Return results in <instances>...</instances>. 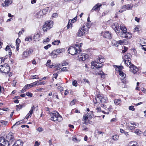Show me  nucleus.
<instances>
[{
  "label": "nucleus",
  "mask_w": 146,
  "mask_h": 146,
  "mask_svg": "<svg viewBox=\"0 0 146 146\" xmlns=\"http://www.w3.org/2000/svg\"><path fill=\"white\" fill-rule=\"evenodd\" d=\"M98 60L99 62H100L101 63L104 62H105V59L102 56H100L97 57L96 60Z\"/></svg>",
  "instance_id": "24"
},
{
  "label": "nucleus",
  "mask_w": 146,
  "mask_h": 146,
  "mask_svg": "<svg viewBox=\"0 0 146 146\" xmlns=\"http://www.w3.org/2000/svg\"><path fill=\"white\" fill-rule=\"evenodd\" d=\"M72 84L73 86H77V82L76 80H74L73 81Z\"/></svg>",
  "instance_id": "42"
},
{
  "label": "nucleus",
  "mask_w": 146,
  "mask_h": 146,
  "mask_svg": "<svg viewBox=\"0 0 146 146\" xmlns=\"http://www.w3.org/2000/svg\"><path fill=\"white\" fill-rule=\"evenodd\" d=\"M32 114H31L29 112V113L27 114L25 119L26 118L27 119L29 117L31 116Z\"/></svg>",
  "instance_id": "48"
},
{
  "label": "nucleus",
  "mask_w": 146,
  "mask_h": 146,
  "mask_svg": "<svg viewBox=\"0 0 146 146\" xmlns=\"http://www.w3.org/2000/svg\"><path fill=\"white\" fill-rule=\"evenodd\" d=\"M128 48L125 46L124 47L123 49L122 50V53H123L126 52Z\"/></svg>",
  "instance_id": "45"
},
{
  "label": "nucleus",
  "mask_w": 146,
  "mask_h": 146,
  "mask_svg": "<svg viewBox=\"0 0 146 146\" xmlns=\"http://www.w3.org/2000/svg\"><path fill=\"white\" fill-rule=\"evenodd\" d=\"M36 85H42L45 84V82L44 81H42L40 82L38 81H36Z\"/></svg>",
  "instance_id": "30"
},
{
  "label": "nucleus",
  "mask_w": 146,
  "mask_h": 146,
  "mask_svg": "<svg viewBox=\"0 0 146 146\" xmlns=\"http://www.w3.org/2000/svg\"><path fill=\"white\" fill-rule=\"evenodd\" d=\"M50 56H51L52 58H55L57 57V54L56 53L55 50L52 51V52L50 54Z\"/></svg>",
  "instance_id": "23"
},
{
  "label": "nucleus",
  "mask_w": 146,
  "mask_h": 146,
  "mask_svg": "<svg viewBox=\"0 0 146 146\" xmlns=\"http://www.w3.org/2000/svg\"><path fill=\"white\" fill-rule=\"evenodd\" d=\"M10 49V47L9 46L7 45L5 48V50L6 51H7L8 50H9Z\"/></svg>",
  "instance_id": "64"
},
{
  "label": "nucleus",
  "mask_w": 146,
  "mask_h": 146,
  "mask_svg": "<svg viewBox=\"0 0 146 146\" xmlns=\"http://www.w3.org/2000/svg\"><path fill=\"white\" fill-rule=\"evenodd\" d=\"M106 5V2L102 3L101 4L98 3L94 6L92 9L91 10V11L93 12L94 11H97L100 9V7L102 6V5Z\"/></svg>",
  "instance_id": "9"
},
{
  "label": "nucleus",
  "mask_w": 146,
  "mask_h": 146,
  "mask_svg": "<svg viewBox=\"0 0 146 146\" xmlns=\"http://www.w3.org/2000/svg\"><path fill=\"white\" fill-rule=\"evenodd\" d=\"M142 48L145 51H146V45H142Z\"/></svg>",
  "instance_id": "63"
},
{
  "label": "nucleus",
  "mask_w": 146,
  "mask_h": 146,
  "mask_svg": "<svg viewBox=\"0 0 146 146\" xmlns=\"http://www.w3.org/2000/svg\"><path fill=\"white\" fill-rule=\"evenodd\" d=\"M37 130L39 132H40L43 131V129L40 127H39L37 129Z\"/></svg>",
  "instance_id": "57"
},
{
  "label": "nucleus",
  "mask_w": 146,
  "mask_h": 146,
  "mask_svg": "<svg viewBox=\"0 0 146 146\" xmlns=\"http://www.w3.org/2000/svg\"><path fill=\"white\" fill-rule=\"evenodd\" d=\"M68 52L72 55H76L80 54L81 50L79 48V45L76 44L74 46H70L68 49Z\"/></svg>",
  "instance_id": "1"
},
{
  "label": "nucleus",
  "mask_w": 146,
  "mask_h": 146,
  "mask_svg": "<svg viewBox=\"0 0 146 146\" xmlns=\"http://www.w3.org/2000/svg\"><path fill=\"white\" fill-rule=\"evenodd\" d=\"M25 41L30 42L32 40V38L31 37H27L25 38Z\"/></svg>",
  "instance_id": "41"
},
{
  "label": "nucleus",
  "mask_w": 146,
  "mask_h": 146,
  "mask_svg": "<svg viewBox=\"0 0 146 146\" xmlns=\"http://www.w3.org/2000/svg\"><path fill=\"white\" fill-rule=\"evenodd\" d=\"M0 71L2 73L8 74L9 71V66L7 63L0 66Z\"/></svg>",
  "instance_id": "5"
},
{
  "label": "nucleus",
  "mask_w": 146,
  "mask_h": 146,
  "mask_svg": "<svg viewBox=\"0 0 146 146\" xmlns=\"http://www.w3.org/2000/svg\"><path fill=\"white\" fill-rule=\"evenodd\" d=\"M128 43L127 41H126V40H119L117 41V43L120 44V45L122 44H127Z\"/></svg>",
  "instance_id": "26"
},
{
  "label": "nucleus",
  "mask_w": 146,
  "mask_h": 146,
  "mask_svg": "<svg viewBox=\"0 0 146 146\" xmlns=\"http://www.w3.org/2000/svg\"><path fill=\"white\" fill-rule=\"evenodd\" d=\"M53 21H47L43 26V30L44 31H46L48 30L51 28L53 25Z\"/></svg>",
  "instance_id": "6"
},
{
  "label": "nucleus",
  "mask_w": 146,
  "mask_h": 146,
  "mask_svg": "<svg viewBox=\"0 0 146 146\" xmlns=\"http://www.w3.org/2000/svg\"><path fill=\"white\" fill-rule=\"evenodd\" d=\"M96 110L98 112L102 111V110L100 107L97 108L96 109Z\"/></svg>",
  "instance_id": "60"
},
{
  "label": "nucleus",
  "mask_w": 146,
  "mask_h": 146,
  "mask_svg": "<svg viewBox=\"0 0 146 146\" xmlns=\"http://www.w3.org/2000/svg\"><path fill=\"white\" fill-rule=\"evenodd\" d=\"M84 81L85 82H87V83L89 84L90 82L89 80L87 79L86 78H84L83 79Z\"/></svg>",
  "instance_id": "56"
},
{
  "label": "nucleus",
  "mask_w": 146,
  "mask_h": 146,
  "mask_svg": "<svg viewBox=\"0 0 146 146\" xmlns=\"http://www.w3.org/2000/svg\"><path fill=\"white\" fill-rule=\"evenodd\" d=\"M133 6H131L130 4H127L123 5V9H125L127 10H129L132 8Z\"/></svg>",
  "instance_id": "25"
},
{
  "label": "nucleus",
  "mask_w": 146,
  "mask_h": 146,
  "mask_svg": "<svg viewBox=\"0 0 146 146\" xmlns=\"http://www.w3.org/2000/svg\"><path fill=\"white\" fill-rule=\"evenodd\" d=\"M38 75H35V76H31V77H32L31 79H38L39 78V77H36V76H38Z\"/></svg>",
  "instance_id": "52"
},
{
  "label": "nucleus",
  "mask_w": 146,
  "mask_h": 146,
  "mask_svg": "<svg viewBox=\"0 0 146 146\" xmlns=\"http://www.w3.org/2000/svg\"><path fill=\"white\" fill-rule=\"evenodd\" d=\"M44 90V89L42 88H38L37 89V92H40Z\"/></svg>",
  "instance_id": "62"
},
{
  "label": "nucleus",
  "mask_w": 146,
  "mask_h": 146,
  "mask_svg": "<svg viewBox=\"0 0 146 146\" xmlns=\"http://www.w3.org/2000/svg\"><path fill=\"white\" fill-rule=\"evenodd\" d=\"M67 69H68V68L67 67H64L61 70L62 71H65L67 70Z\"/></svg>",
  "instance_id": "59"
},
{
  "label": "nucleus",
  "mask_w": 146,
  "mask_h": 146,
  "mask_svg": "<svg viewBox=\"0 0 146 146\" xmlns=\"http://www.w3.org/2000/svg\"><path fill=\"white\" fill-rule=\"evenodd\" d=\"M121 37L127 38V39H129L132 37V34L129 32L124 33L121 32Z\"/></svg>",
  "instance_id": "11"
},
{
  "label": "nucleus",
  "mask_w": 146,
  "mask_h": 146,
  "mask_svg": "<svg viewBox=\"0 0 146 146\" xmlns=\"http://www.w3.org/2000/svg\"><path fill=\"white\" fill-rule=\"evenodd\" d=\"M7 143L5 139L3 137H0V146H9V143Z\"/></svg>",
  "instance_id": "10"
},
{
  "label": "nucleus",
  "mask_w": 146,
  "mask_h": 146,
  "mask_svg": "<svg viewBox=\"0 0 146 146\" xmlns=\"http://www.w3.org/2000/svg\"><path fill=\"white\" fill-rule=\"evenodd\" d=\"M23 143L20 140H17L14 143L12 146H23Z\"/></svg>",
  "instance_id": "21"
},
{
  "label": "nucleus",
  "mask_w": 146,
  "mask_h": 146,
  "mask_svg": "<svg viewBox=\"0 0 146 146\" xmlns=\"http://www.w3.org/2000/svg\"><path fill=\"white\" fill-rule=\"evenodd\" d=\"M125 60H128V59H131V55L130 54H127L125 55Z\"/></svg>",
  "instance_id": "34"
},
{
  "label": "nucleus",
  "mask_w": 146,
  "mask_h": 146,
  "mask_svg": "<svg viewBox=\"0 0 146 146\" xmlns=\"http://www.w3.org/2000/svg\"><path fill=\"white\" fill-rule=\"evenodd\" d=\"M17 83V81L16 80H13V86H15L16 85V83Z\"/></svg>",
  "instance_id": "61"
},
{
  "label": "nucleus",
  "mask_w": 146,
  "mask_h": 146,
  "mask_svg": "<svg viewBox=\"0 0 146 146\" xmlns=\"http://www.w3.org/2000/svg\"><path fill=\"white\" fill-rule=\"evenodd\" d=\"M33 52V50L31 49H30L29 50L24 51L23 53V56L24 58H27L29 55L31 54Z\"/></svg>",
  "instance_id": "14"
},
{
  "label": "nucleus",
  "mask_w": 146,
  "mask_h": 146,
  "mask_svg": "<svg viewBox=\"0 0 146 146\" xmlns=\"http://www.w3.org/2000/svg\"><path fill=\"white\" fill-rule=\"evenodd\" d=\"M128 127L129 129L133 130L135 129L136 127L134 126L129 125Z\"/></svg>",
  "instance_id": "38"
},
{
  "label": "nucleus",
  "mask_w": 146,
  "mask_h": 146,
  "mask_svg": "<svg viewBox=\"0 0 146 146\" xmlns=\"http://www.w3.org/2000/svg\"><path fill=\"white\" fill-rule=\"evenodd\" d=\"M131 59L125 60V63L127 66H129L130 68L132 66V64L131 62Z\"/></svg>",
  "instance_id": "22"
},
{
  "label": "nucleus",
  "mask_w": 146,
  "mask_h": 146,
  "mask_svg": "<svg viewBox=\"0 0 146 146\" xmlns=\"http://www.w3.org/2000/svg\"><path fill=\"white\" fill-rule=\"evenodd\" d=\"M72 23V21H71V20H69L68 24L67 26L68 29L69 28L70 26V25H71V24Z\"/></svg>",
  "instance_id": "44"
},
{
  "label": "nucleus",
  "mask_w": 146,
  "mask_h": 146,
  "mask_svg": "<svg viewBox=\"0 0 146 146\" xmlns=\"http://www.w3.org/2000/svg\"><path fill=\"white\" fill-rule=\"evenodd\" d=\"M36 85V81L33 82L31 84L27 85V86L28 88V89H29L31 87H33L34 86H35Z\"/></svg>",
  "instance_id": "27"
},
{
  "label": "nucleus",
  "mask_w": 146,
  "mask_h": 146,
  "mask_svg": "<svg viewBox=\"0 0 146 146\" xmlns=\"http://www.w3.org/2000/svg\"><path fill=\"white\" fill-rule=\"evenodd\" d=\"M26 95L28 96L32 97V94L31 92H28L26 93Z\"/></svg>",
  "instance_id": "47"
},
{
  "label": "nucleus",
  "mask_w": 146,
  "mask_h": 146,
  "mask_svg": "<svg viewBox=\"0 0 146 146\" xmlns=\"http://www.w3.org/2000/svg\"><path fill=\"white\" fill-rule=\"evenodd\" d=\"M104 36L106 38L111 39L112 38L111 34L109 32L106 31L104 34Z\"/></svg>",
  "instance_id": "19"
},
{
  "label": "nucleus",
  "mask_w": 146,
  "mask_h": 146,
  "mask_svg": "<svg viewBox=\"0 0 146 146\" xmlns=\"http://www.w3.org/2000/svg\"><path fill=\"white\" fill-rule=\"evenodd\" d=\"M51 63V61L50 60H48L47 61V62L46 63V66H50V64Z\"/></svg>",
  "instance_id": "50"
},
{
  "label": "nucleus",
  "mask_w": 146,
  "mask_h": 146,
  "mask_svg": "<svg viewBox=\"0 0 146 146\" xmlns=\"http://www.w3.org/2000/svg\"><path fill=\"white\" fill-rule=\"evenodd\" d=\"M88 31V29L84 26H83L79 29L76 35L79 37L83 36L84 34Z\"/></svg>",
  "instance_id": "4"
},
{
  "label": "nucleus",
  "mask_w": 146,
  "mask_h": 146,
  "mask_svg": "<svg viewBox=\"0 0 146 146\" xmlns=\"http://www.w3.org/2000/svg\"><path fill=\"white\" fill-rule=\"evenodd\" d=\"M23 105H19L16 106V107L17 108L16 109V110L18 111H19V110L21 109L23 107Z\"/></svg>",
  "instance_id": "32"
},
{
  "label": "nucleus",
  "mask_w": 146,
  "mask_h": 146,
  "mask_svg": "<svg viewBox=\"0 0 146 146\" xmlns=\"http://www.w3.org/2000/svg\"><path fill=\"white\" fill-rule=\"evenodd\" d=\"M132 66L130 68V70L134 74H136L138 70L137 67L133 64H132Z\"/></svg>",
  "instance_id": "17"
},
{
  "label": "nucleus",
  "mask_w": 146,
  "mask_h": 146,
  "mask_svg": "<svg viewBox=\"0 0 146 146\" xmlns=\"http://www.w3.org/2000/svg\"><path fill=\"white\" fill-rule=\"evenodd\" d=\"M78 58L80 61H82L85 60L86 58H88V55L84 54H80L78 55Z\"/></svg>",
  "instance_id": "12"
},
{
  "label": "nucleus",
  "mask_w": 146,
  "mask_h": 146,
  "mask_svg": "<svg viewBox=\"0 0 146 146\" xmlns=\"http://www.w3.org/2000/svg\"><path fill=\"white\" fill-rule=\"evenodd\" d=\"M88 113L84 115L83 117V120L85 121L84 123V124H87V123L86 122V121L87 120L88 118L89 117V118L91 119L92 117H93L94 116V115L93 114H91L90 116L88 117Z\"/></svg>",
  "instance_id": "15"
},
{
  "label": "nucleus",
  "mask_w": 146,
  "mask_h": 146,
  "mask_svg": "<svg viewBox=\"0 0 146 146\" xmlns=\"http://www.w3.org/2000/svg\"><path fill=\"white\" fill-rule=\"evenodd\" d=\"M45 11V10L43 11L40 10L36 14L37 17L39 18H41L43 15L45 14V13H44Z\"/></svg>",
  "instance_id": "18"
},
{
  "label": "nucleus",
  "mask_w": 146,
  "mask_h": 146,
  "mask_svg": "<svg viewBox=\"0 0 146 146\" xmlns=\"http://www.w3.org/2000/svg\"><path fill=\"white\" fill-rule=\"evenodd\" d=\"M35 107L34 106H32L31 108V110L29 111V113H30L31 114H32L33 113V111L35 110Z\"/></svg>",
  "instance_id": "36"
},
{
  "label": "nucleus",
  "mask_w": 146,
  "mask_h": 146,
  "mask_svg": "<svg viewBox=\"0 0 146 146\" xmlns=\"http://www.w3.org/2000/svg\"><path fill=\"white\" fill-rule=\"evenodd\" d=\"M102 98V95L100 94L97 95L95 99L93 100V102L95 104L100 103L101 102V99Z\"/></svg>",
  "instance_id": "13"
},
{
  "label": "nucleus",
  "mask_w": 146,
  "mask_h": 146,
  "mask_svg": "<svg viewBox=\"0 0 146 146\" xmlns=\"http://www.w3.org/2000/svg\"><path fill=\"white\" fill-rule=\"evenodd\" d=\"M99 75H100L101 76L102 78H104V77L103 76L105 74L102 71L98 73Z\"/></svg>",
  "instance_id": "43"
},
{
  "label": "nucleus",
  "mask_w": 146,
  "mask_h": 146,
  "mask_svg": "<svg viewBox=\"0 0 146 146\" xmlns=\"http://www.w3.org/2000/svg\"><path fill=\"white\" fill-rule=\"evenodd\" d=\"M64 49L63 48L62 49H58L55 50V51H56V53L58 54H59L60 53H61L63 51H64Z\"/></svg>",
  "instance_id": "31"
},
{
  "label": "nucleus",
  "mask_w": 146,
  "mask_h": 146,
  "mask_svg": "<svg viewBox=\"0 0 146 146\" xmlns=\"http://www.w3.org/2000/svg\"><path fill=\"white\" fill-rule=\"evenodd\" d=\"M15 139L14 138V136L13 134V133L11 132H9L6 135V142L7 143V142L8 143H9V145L12 143V142L14 141Z\"/></svg>",
  "instance_id": "7"
},
{
  "label": "nucleus",
  "mask_w": 146,
  "mask_h": 146,
  "mask_svg": "<svg viewBox=\"0 0 146 146\" xmlns=\"http://www.w3.org/2000/svg\"><path fill=\"white\" fill-rule=\"evenodd\" d=\"M68 64V63L67 62H66L65 61H64L63 62L62 64V66H66Z\"/></svg>",
  "instance_id": "58"
},
{
  "label": "nucleus",
  "mask_w": 146,
  "mask_h": 146,
  "mask_svg": "<svg viewBox=\"0 0 146 146\" xmlns=\"http://www.w3.org/2000/svg\"><path fill=\"white\" fill-rule=\"evenodd\" d=\"M76 100L75 99L73 100L70 102V104L71 106L74 105L75 103L76 102Z\"/></svg>",
  "instance_id": "49"
},
{
  "label": "nucleus",
  "mask_w": 146,
  "mask_h": 146,
  "mask_svg": "<svg viewBox=\"0 0 146 146\" xmlns=\"http://www.w3.org/2000/svg\"><path fill=\"white\" fill-rule=\"evenodd\" d=\"M121 101L120 99H115L114 100V102L115 104L119 105L121 102Z\"/></svg>",
  "instance_id": "28"
},
{
  "label": "nucleus",
  "mask_w": 146,
  "mask_h": 146,
  "mask_svg": "<svg viewBox=\"0 0 146 146\" xmlns=\"http://www.w3.org/2000/svg\"><path fill=\"white\" fill-rule=\"evenodd\" d=\"M4 1V3H2V5L3 7H7L12 3V0H3Z\"/></svg>",
  "instance_id": "16"
},
{
  "label": "nucleus",
  "mask_w": 146,
  "mask_h": 146,
  "mask_svg": "<svg viewBox=\"0 0 146 146\" xmlns=\"http://www.w3.org/2000/svg\"><path fill=\"white\" fill-rule=\"evenodd\" d=\"M119 75L121 76L124 77L123 78H122H122H121V80H122V82L123 83H125L126 82L125 79V74L121 70H119Z\"/></svg>",
  "instance_id": "20"
},
{
  "label": "nucleus",
  "mask_w": 146,
  "mask_h": 146,
  "mask_svg": "<svg viewBox=\"0 0 146 146\" xmlns=\"http://www.w3.org/2000/svg\"><path fill=\"white\" fill-rule=\"evenodd\" d=\"M24 29L23 28H22L21 29V31H20L19 33V36L20 35H21L24 32Z\"/></svg>",
  "instance_id": "55"
},
{
  "label": "nucleus",
  "mask_w": 146,
  "mask_h": 146,
  "mask_svg": "<svg viewBox=\"0 0 146 146\" xmlns=\"http://www.w3.org/2000/svg\"><path fill=\"white\" fill-rule=\"evenodd\" d=\"M112 28L117 33H119L120 30H121V32L127 33V29L123 26H120L119 28V25L117 23H114L112 25Z\"/></svg>",
  "instance_id": "2"
},
{
  "label": "nucleus",
  "mask_w": 146,
  "mask_h": 146,
  "mask_svg": "<svg viewBox=\"0 0 146 146\" xmlns=\"http://www.w3.org/2000/svg\"><path fill=\"white\" fill-rule=\"evenodd\" d=\"M134 31H138L140 30L139 26H135L134 28Z\"/></svg>",
  "instance_id": "39"
},
{
  "label": "nucleus",
  "mask_w": 146,
  "mask_h": 146,
  "mask_svg": "<svg viewBox=\"0 0 146 146\" xmlns=\"http://www.w3.org/2000/svg\"><path fill=\"white\" fill-rule=\"evenodd\" d=\"M129 110H130L134 111L135 110V109L134 108V106H129Z\"/></svg>",
  "instance_id": "51"
},
{
  "label": "nucleus",
  "mask_w": 146,
  "mask_h": 146,
  "mask_svg": "<svg viewBox=\"0 0 146 146\" xmlns=\"http://www.w3.org/2000/svg\"><path fill=\"white\" fill-rule=\"evenodd\" d=\"M91 23H87L86 24V26L87 27V28L88 30V29L90 28L91 26Z\"/></svg>",
  "instance_id": "46"
},
{
  "label": "nucleus",
  "mask_w": 146,
  "mask_h": 146,
  "mask_svg": "<svg viewBox=\"0 0 146 146\" xmlns=\"http://www.w3.org/2000/svg\"><path fill=\"white\" fill-rule=\"evenodd\" d=\"M119 138V136L117 135H114L112 137L113 139L114 140H118Z\"/></svg>",
  "instance_id": "40"
},
{
  "label": "nucleus",
  "mask_w": 146,
  "mask_h": 146,
  "mask_svg": "<svg viewBox=\"0 0 146 146\" xmlns=\"http://www.w3.org/2000/svg\"><path fill=\"white\" fill-rule=\"evenodd\" d=\"M50 41V39L48 38H47L45 39H44L43 41V43H46L47 42H48Z\"/></svg>",
  "instance_id": "37"
},
{
  "label": "nucleus",
  "mask_w": 146,
  "mask_h": 146,
  "mask_svg": "<svg viewBox=\"0 0 146 146\" xmlns=\"http://www.w3.org/2000/svg\"><path fill=\"white\" fill-rule=\"evenodd\" d=\"M28 89V88L27 86V85H26L24 88H23V89L21 91H20L19 93H23L24 92H25L26 91V90Z\"/></svg>",
  "instance_id": "33"
},
{
  "label": "nucleus",
  "mask_w": 146,
  "mask_h": 146,
  "mask_svg": "<svg viewBox=\"0 0 146 146\" xmlns=\"http://www.w3.org/2000/svg\"><path fill=\"white\" fill-rule=\"evenodd\" d=\"M20 42L21 41L20 40L19 38L17 39L16 41V45H19Z\"/></svg>",
  "instance_id": "53"
},
{
  "label": "nucleus",
  "mask_w": 146,
  "mask_h": 146,
  "mask_svg": "<svg viewBox=\"0 0 146 146\" xmlns=\"http://www.w3.org/2000/svg\"><path fill=\"white\" fill-rule=\"evenodd\" d=\"M91 67L93 69L96 68H99L102 67V64L99 62L98 60H97L95 61H92L91 63Z\"/></svg>",
  "instance_id": "8"
},
{
  "label": "nucleus",
  "mask_w": 146,
  "mask_h": 146,
  "mask_svg": "<svg viewBox=\"0 0 146 146\" xmlns=\"http://www.w3.org/2000/svg\"><path fill=\"white\" fill-rule=\"evenodd\" d=\"M60 43V40H54V42H52V44L55 45H58L59 43Z\"/></svg>",
  "instance_id": "35"
},
{
  "label": "nucleus",
  "mask_w": 146,
  "mask_h": 146,
  "mask_svg": "<svg viewBox=\"0 0 146 146\" xmlns=\"http://www.w3.org/2000/svg\"><path fill=\"white\" fill-rule=\"evenodd\" d=\"M107 100V98L106 97H104L102 96V98L101 99L100 102L105 103L106 102Z\"/></svg>",
  "instance_id": "29"
},
{
  "label": "nucleus",
  "mask_w": 146,
  "mask_h": 146,
  "mask_svg": "<svg viewBox=\"0 0 146 146\" xmlns=\"http://www.w3.org/2000/svg\"><path fill=\"white\" fill-rule=\"evenodd\" d=\"M50 116L52 118V120L54 121H61L62 120V118L61 116L57 111H53L50 113Z\"/></svg>",
  "instance_id": "3"
},
{
  "label": "nucleus",
  "mask_w": 146,
  "mask_h": 146,
  "mask_svg": "<svg viewBox=\"0 0 146 146\" xmlns=\"http://www.w3.org/2000/svg\"><path fill=\"white\" fill-rule=\"evenodd\" d=\"M51 45L50 44L47 45L44 47V48L46 50H47L48 49V48L50 47Z\"/></svg>",
  "instance_id": "54"
}]
</instances>
